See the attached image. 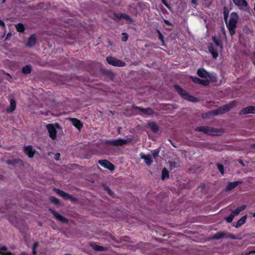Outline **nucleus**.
Returning <instances> with one entry per match:
<instances>
[{
    "mask_svg": "<svg viewBox=\"0 0 255 255\" xmlns=\"http://www.w3.org/2000/svg\"><path fill=\"white\" fill-rule=\"evenodd\" d=\"M229 10L225 6L223 8L224 18L229 33L231 36L235 34V29L237 27L239 15L236 12H232L230 14V19L228 21Z\"/></svg>",
    "mask_w": 255,
    "mask_h": 255,
    "instance_id": "f257e3e1",
    "label": "nucleus"
},
{
    "mask_svg": "<svg viewBox=\"0 0 255 255\" xmlns=\"http://www.w3.org/2000/svg\"><path fill=\"white\" fill-rule=\"evenodd\" d=\"M212 40L215 44L212 43H210L208 45V50L212 54L213 58L217 59L219 56L217 47H219L220 50H222L223 49V43L220 38H217L215 36L212 37Z\"/></svg>",
    "mask_w": 255,
    "mask_h": 255,
    "instance_id": "f03ea898",
    "label": "nucleus"
},
{
    "mask_svg": "<svg viewBox=\"0 0 255 255\" xmlns=\"http://www.w3.org/2000/svg\"><path fill=\"white\" fill-rule=\"evenodd\" d=\"M174 88L177 93L183 99L190 102H197L198 101L197 98L190 95L188 92L184 90L177 85H174Z\"/></svg>",
    "mask_w": 255,
    "mask_h": 255,
    "instance_id": "7ed1b4c3",
    "label": "nucleus"
},
{
    "mask_svg": "<svg viewBox=\"0 0 255 255\" xmlns=\"http://www.w3.org/2000/svg\"><path fill=\"white\" fill-rule=\"evenodd\" d=\"M236 105V102L235 101H233L228 104H226L218 109L211 111L210 114H212L214 116L224 114L230 111L232 109L235 107Z\"/></svg>",
    "mask_w": 255,
    "mask_h": 255,
    "instance_id": "20e7f679",
    "label": "nucleus"
},
{
    "mask_svg": "<svg viewBox=\"0 0 255 255\" xmlns=\"http://www.w3.org/2000/svg\"><path fill=\"white\" fill-rule=\"evenodd\" d=\"M195 130L199 132H202L205 134L210 135H218V130L216 128L209 126H200L197 127Z\"/></svg>",
    "mask_w": 255,
    "mask_h": 255,
    "instance_id": "39448f33",
    "label": "nucleus"
},
{
    "mask_svg": "<svg viewBox=\"0 0 255 255\" xmlns=\"http://www.w3.org/2000/svg\"><path fill=\"white\" fill-rule=\"evenodd\" d=\"M133 140V138L132 137H129L128 138L126 139H122L120 138H119L116 139H113V140H110L107 141V143L115 146H122L123 145L126 144L127 143L131 142Z\"/></svg>",
    "mask_w": 255,
    "mask_h": 255,
    "instance_id": "423d86ee",
    "label": "nucleus"
},
{
    "mask_svg": "<svg viewBox=\"0 0 255 255\" xmlns=\"http://www.w3.org/2000/svg\"><path fill=\"white\" fill-rule=\"evenodd\" d=\"M106 61L109 64L115 67H122L125 66L126 65L124 61L112 56H108L106 58Z\"/></svg>",
    "mask_w": 255,
    "mask_h": 255,
    "instance_id": "0eeeda50",
    "label": "nucleus"
},
{
    "mask_svg": "<svg viewBox=\"0 0 255 255\" xmlns=\"http://www.w3.org/2000/svg\"><path fill=\"white\" fill-rule=\"evenodd\" d=\"M54 191L60 196L62 197L64 200H70L71 202H75L78 201L76 197H73L70 194L64 192L63 191L57 188H54Z\"/></svg>",
    "mask_w": 255,
    "mask_h": 255,
    "instance_id": "6e6552de",
    "label": "nucleus"
},
{
    "mask_svg": "<svg viewBox=\"0 0 255 255\" xmlns=\"http://www.w3.org/2000/svg\"><path fill=\"white\" fill-rule=\"evenodd\" d=\"M98 163L102 167L109 169L110 171H113L115 167L112 163L106 159L99 160Z\"/></svg>",
    "mask_w": 255,
    "mask_h": 255,
    "instance_id": "1a4fd4ad",
    "label": "nucleus"
},
{
    "mask_svg": "<svg viewBox=\"0 0 255 255\" xmlns=\"http://www.w3.org/2000/svg\"><path fill=\"white\" fill-rule=\"evenodd\" d=\"M50 212L54 216V217L59 221L63 223L67 224L68 223V220L63 216L62 215L58 213L56 211L52 209H49Z\"/></svg>",
    "mask_w": 255,
    "mask_h": 255,
    "instance_id": "9d476101",
    "label": "nucleus"
},
{
    "mask_svg": "<svg viewBox=\"0 0 255 255\" xmlns=\"http://www.w3.org/2000/svg\"><path fill=\"white\" fill-rule=\"evenodd\" d=\"M46 127L50 138L52 139H55L57 136V131L54 125L52 124H49Z\"/></svg>",
    "mask_w": 255,
    "mask_h": 255,
    "instance_id": "9b49d317",
    "label": "nucleus"
},
{
    "mask_svg": "<svg viewBox=\"0 0 255 255\" xmlns=\"http://www.w3.org/2000/svg\"><path fill=\"white\" fill-rule=\"evenodd\" d=\"M132 108L134 110H136L140 111L143 114H144L145 115L150 116V115H152L153 113V110L149 108L144 109V108H141V107H140L136 106H135L134 105H133L132 106Z\"/></svg>",
    "mask_w": 255,
    "mask_h": 255,
    "instance_id": "f8f14e48",
    "label": "nucleus"
},
{
    "mask_svg": "<svg viewBox=\"0 0 255 255\" xmlns=\"http://www.w3.org/2000/svg\"><path fill=\"white\" fill-rule=\"evenodd\" d=\"M248 114H255V106H250L244 108L240 111V115H245Z\"/></svg>",
    "mask_w": 255,
    "mask_h": 255,
    "instance_id": "ddd939ff",
    "label": "nucleus"
},
{
    "mask_svg": "<svg viewBox=\"0 0 255 255\" xmlns=\"http://www.w3.org/2000/svg\"><path fill=\"white\" fill-rule=\"evenodd\" d=\"M242 181H236L234 182H228L226 187V191H230L235 189L238 185L243 184Z\"/></svg>",
    "mask_w": 255,
    "mask_h": 255,
    "instance_id": "4468645a",
    "label": "nucleus"
},
{
    "mask_svg": "<svg viewBox=\"0 0 255 255\" xmlns=\"http://www.w3.org/2000/svg\"><path fill=\"white\" fill-rule=\"evenodd\" d=\"M192 81L195 84H198L203 86H208L210 83V81L208 80L201 79L199 78L194 77L191 76Z\"/></svg>",
    "mask_w": 255,
    "mask_h": 255,
    "instance_id": "2eb2a0df",
    "label": "nucleus"
},
{
    "mask_svg": "<svg viewBox=\"0 0 255 255\" xmlns=\"http://www.w3.org/2000/svg\"><path fill=\"white\" fill-rule=\"evenodd\" d=\"M140 158L144 160L145 164L147 166H150L153 162V160L151 156L149 154L145 155L143 153L141 152L140 154Z\"/></svg>",
    "mask_w": 255,
    "mask_h": 255,
    "instance_id": "dca6fc26",
    "label": "nucleus"
},
{
    "mask_svg": "<svg viewBox=\"0 0 255 255\" xmlns=\"http://www.w3.org/2000/svg\"><path fill=\"white\" fill-rule=\"evenodd\" d=\"M24 151L30 158H32L34 156L35 152L31 145L25 146L24 148Z\"/></svg>",
    "mask_w": 255,
    "mask_h": 255,
    "instance_id": "f3484780",
    "label": "nucleus"
},
{
    "mask_svg": "<svg viewBox=\"0 0 255 255\" xmlns=\"http://www.w3.org/2000/svg\"><path fill=\"white\" fill-rule=\"evenodd\" d=\"M36 42V37L35 34H33L30 36L28 39L26 46L29 47H33Z\"/></svg>",
    "mask_w": 255,
    "mask_h": 255,
    "instance_id": "a211bd4d",
    "label": "nucleus"
},
{
    "mask_svg": "<svg viewBox=\"0 0 255 255\" xmlns=\"http://www.w3.org/2000/svg\"><path fill=\"white\" fill-rule=\"evenodd\" d=\"M70 120L75 127L79 130L81 129L83 127V124L79 120L76 118H71Z\"/></svg>",
    "mask_w": 255,
    "mask_h": 255,
    "instance_id": "6ab92c4d",
    "label": "nucleus"
},
{
    "mask_svg": "<svg viewBox=\"0 0 255 255\" xmlns=\"http://www.w3.org/2000/svg\"><path fill=\"white\" fill-rule=\"evenodd\" d=\"M197 74L200 77L205 78L207 77H210L209 74L204 68H199L197 70Z\"/></svg>",
    "mask_w": 255,
    "mask_h": 255,
    "instance_id": "aec40b11",
    "label": "nucleus"
},
{
    "mask_svg": "<svg viewBox=\"0 0 255 255\" xmlns=\"http://www.w3.org/2000/svg\"><path fill=\"white\" fill-rule=\"evenodd\" d=\"M91 247L95 251L102 252L107 250V248L99 246L95 243H92L90 244Z\"/></svg>",
    "mask_w": 255,
    "mask_h": 255,
    "instance_id": "412c9836",
    "label": "nucleus"
},
{
    "mask_svg": "<svg viewBox=\"0 0 255 255\" xmlns=\"http://www.w3.org/2000/svg\"><path fill=\"white\" fill-rule=\"evenodd\" d=\"M16 101L13 99H11L10 101V107L7 109V112L8 113L13 112L16 109Z\"/></svg>",
    "mask_w": 255,
    "mask_h": 255,
    "instance_id": "4be33fe9",
    "label": "nucleus"
},
{
    "mask_svg": "<svg viewBox=\"0 0 255 255\" xmlns=\"http://www.w3.org/2000/svg\"><path fill=\"white\" fill-rule=\"evenodd\" d=\"M247 218V215L244 216L243 217H242L240 219H239L237 221L236 224L235 225V227L236 228H240L241 226H242L243 224H244L246 223Z\"/></svg>",
    "mask_w": 255,
    "mask_h": 255,
    "instance_id": "5701e85b",
    "label": "nucleus"
},
{
    "mask_svg": "<svg viewBox=\"0 0 255 255\" xmlns=\"http://www.w3.org/2000/svg\"><path fill=\"white\" fill-rule=\"evenodd\" d=\"M234 3L238 6H247L248 3L246 0H233Z\"/></svg>",
    "mask_w": 255,
    "mask_h": 255,
    "instance_id": "b1692460",
    "label": "nucleus"
},
{
    "mask_svg": "<svg viewBox=\"0 0 255 255\" xmlns=\"http://www.w3.org/2000/svg\"><path fill=\"white\" fill-rule=\"evenodd\" d=\"M224 238H227V234L221 232L217 233L213 237L214 239H220Z\"/></svg>",
    "mask_w": 255,
    "mask_h": 255,
    "instance_id": "393cba45",
    "label": "nucleus"
},
{
    "mask_svg": "<svg viewBox=\"0 0 255 255\" xmlns=\"http://www.w3.org/2000/svg\"><path fill=\"white\" fill-rule=\"evenodd\" d=\"M169 172L166 168H163L161 173V179L164 180L169 178Z\"/></svg>",
    "mask_w": 255,
    "mask_h": 255,
    "instance_id": "a878e982",
    "label": "nucleus"
},
{
    "mask_svg": "<svg viewBox=\"0 0 255 255\" xmlns=\"http://www.w3.org/2000/svg\"><path fill=\"white\" fill-rule=\"evenodd\" d=\"M32 67L30 65H27L23 67L22 69V72L24 74H28L31 72Z\"/></svg>",
    "mask_w": 255,
    "mask_h": 255,
    "instance_id": "bb28decb",
    "label": "nucleus"
},
{
    "mask_svg": "<svg viewBox=\"0 0 255 255\" xmlns=\"http://www.w3.org/2000/svg\"><path fill=\"white\" fill-rule=\"evenodd\" d=\"M246 208L247 206L246 205H243L238 207L236 210H234L233 212L235 215H238L241 212L244 210Z\"/></svg>",
    "mask_w": 255,
    "mask_h": 255,
    "instance_id": "cd10ccee",
    "label": "nucleus"
},
{
    "mask_svg": "<svg viewBox=\"0 0 255 255\" xmlns=\"http://www.w3.org/2000/svg\"><path fill=\"white\" fill-rule=\"evenodd\" d=\"M16 30L20 33H22L24 31L25 28L24 25L21 23H19L15 25Z\"/></svg>",
    "mask_w": 255,
    "mask_h": 255,
    "instance_id": "c85d7f7f",
    "label": "nucleus"
},
{
    "mask_svg": "<svg viewBox=\"0 0 255 255\" xmlns=\"http://www.w3.org/2000/svg\"><path fill=\"white\" fill-rule=\"evenodd\" d=\"M148 125H149V128H151V129L154 132H157L159 129V128H158V127L157 126V125H156L153 122L149 123L148 124Z\"/></svg>",
    "mask_w": 255,
    "mask_h": 255,
    "instance_id": "c756f323",
    "label": "nucleus"
},
{
    "mask_svg": "<svg viewBox=\"0 0 255 255\" xmlns=\"http://www.w3.org/2000/svg\"><path fill=\"white\" fill-rule=\"evenodd\" d=\"M50 201L52 203H53L56 205L60 204L59 200L54 196H51L50 197Z\"/></svg>",
    "mask_w": 255,
    "mask_h": 255,
    "instance_id": "7c9ffc66",
    "label": "nucleus"
},
{
    "mask_svg": "<svg viewBox=\"0 0 255 255\" xmlns=\"http://www.w3.org/2000/svg\"><path fill=\"white\" fill-rule=\"evenodd\" d=\"M235 215H235L233 213V212H232L228 217H227L225 218L227 222L231 223L233 221Z\"/></svg>",
    "mask_w": 255,
    "mask_h": 255,
    "instance_id": "2f4dec72",
    "label": "nucleus"
},
{
    "mask_svg": "<svg viewBox=\"0 0 255 255\" xmlns=\"http://www.w3.org/2000/svg\"><path fill=\"white\" fill-rule=\"evenodd\" d=\"M217 168L219 171V172L222 174V175H224V166L219 163H217Z\"/></svg>",
    "mask_w": 255,
    "mask_h": 255,
    "instance_id": "473e14b6",
    "label": "nucleus"
},
{
    "mask_svg": "<svg viewBox=\"0 0 255 255\" xmlns=\"http://www.w3.org/2000/svg\"><path fill=\"white\" fill-rule=\"evenodd\" d=\"M169 167L171 169H173L177 167V163L174 161H170L169 162Z\"/></svg>",
    "mask_w": 255,
    "mask_h": 255,
    "instance_id": "72a5a7b5",
    "label": "nucleus"
},
{
    "mask_svg": "<svg viewBox=\"0 0 255 255\" xmlns=\"http://www.w3.org/2000/svg\"><path fill=\"white\" fill-rule=\"evenodd\" d=\"M122 41L123 42H126L127 41L128 39V34L126 33H122Z\"/></svg>",
    "mask_w": 255,
    "mask_h": 255,
    "instance_id": "f704fd0d",
    "label": "nucleus"
},
{
    "mask_svg": "<svg viewBox=\"0 0 255 255\" xmlns=\"http://www.w3.org/2000/svg\"><path fill=\"white\" fill-rule=\"evenodd\" d=\"M105 189L107 191L108 194L111 196H113L114 195V193L110 189V188L108 186L105 187Z\"/></svg>",
    "mask_w": 255,
    "mask_h": 255,
    "instance_id": "c9c22d12",
    "label": "nucleus"
},
{
    "mask_svg": "<svg viewBox=\"0 0 255 255\" xmlns=\"http://www.w3.org/2000/svg\"><path fill=\"white\" fill-rule=\"evenodd\" d=\"M124 19H126L127 21L129 22H132L131 18L128 14L124 13V16H123Z\"/></svg>",
    "mask_w": 255,
    "mask_h": 255,
    "instance_id": "e433bc0d",
    "label": "nucleus"
},
{
    "mask_svg": "<svg viewBox=\"0 0 255 255\" xmlns=\"http://www.w3.org/2000/svg\"><path fill=\"white\" fill-rule=\"evenodd\" d=\"M124 13H115V15L118 19H121L123 18V16H124Z\"/></svg>",
    "mask_w": 255,
    "mask_h": 255,
    "instance_id": "4c0bfd02",
    "label": "nucleus"
},
{
    "mask_svg": "<svg viewBox=\"0 0 255 255\" xmlns=\"http://www.w3.org/2000/svg\"><path fill=\"white\" fill-rule=\"evenodd\" d=\"M159 151V148H157L152 153V155L154 158L158 156V152Z\"/></svg>",
    "mask_w": 255,
    "mask_h": 255,
    "instance_id": "58836bf2",
    "label": "nucleus"
},
{
    "mask_svg": "<svg viewBox=\"0 0 255 255\" xmlns=\"http://www.w3.org/2000/svg\"><path fill=\"white\" fill-rule=\"evenodd\" d=\"M164 4L169 9L171 8L170 5L168 4L165 0H161Z\"/></svg>",
    "mask_w": 255,
    "mask_h": 255,
    "instance_id": "ea45409f",
    "label": "nucleus"
},
{
    "mask_svg": "<svg viewBox=\"0 0 255 255\" xmlns=\"http://www.w3.org/2000/svg\"><path fill=\"white\" fill-rule=\"evenodd\" d=\"M38 245H39L38 242H36L33 244V245L32 246V248L36 249L37 248V247L38 246Z\"/></svg>",
    "mask_w": 255,
    "mask_h": 255,
    "instance_id": "a19ab883",
    "label": "nucleus"
},
{
    "mask_svg": "<svg viewBox=\"0 0 255 255\" xmlns=\"http://www.w3.org/2000/svg\"><path fill=\"white\" fill-rule=\"evenodd\" d=\"M60 156V154L59 153H57L55 154V159L56 160H59V158Z\"/></svg>",
    "mask_w": 255,
    "mask_h": 255,
    "instance_id": "79ce46f5",
    "label": "nucleus"
},
{
    "mask_svg": "<svg viewBox=\"0 0 255 255\" xmlns=\"http://www.w3.org/2000/svg\"><path fill=\"white\" fill-rule=\"evenodd\" d=\"M228 237H229V238H230L231 239H235V236L233 234H229V236H227V238Z\"/></svg>",
    "mask_w": 255,
    "mask_h": 255,
    "instance_id": "37998d69",
    "label": "nucleus"
},
{
    "mask_svg": "<svg viewBox=\"0 0 255 255\" xmlns=\"http://www.w3.org/2000/svg\"><path fill=\"white\" fill-rule=\"evenodd\" d=\"M2 255H15L14 254L12 253H1Z\"/></svg>",
    "mask_w": 255,
    "mask_h": 255,
    "instance_id": "c03bdc74",
    "label": "nucleus"
},
{
    "mask_svg": "<svg viewBox=\"0 0 255 255\" xmlns=\"http://www.w3.org/2000/svg\"><path fill=\"white\" fill-rule=\"evenodd\" d=\"M164 21L167 25H171V23L168 20L164 19Z\"/></svg>",
    "mask_w": 255,
    "mask_h": 255,
    "instance_id": "a18cd8bd",
    "label": "nucleus"
},
{
    "mask_svg": "<svg viewBox=\"0 0 255 255\" xmlns=\"http://www.w3.org/2000/svg\"><path fill=\"white\" fill-rule=\"evenodd\" d=\"M0 25L1 26H3V27H4V25H5V23H4V22L2 20H0Z\"/></svg>",
    "mask_w": 255,
    "mask_h": 255,
    "instance_id": "49530a36",
    "label": "nucleus"
},
{
    "mask_svg": "<svg viewBox=\"0 0 255 255\" xmlns=\"http://www.w3.org/2000/svg\"><path fill=\"white\" fill-rule=\"evenodd\" d=\"M32 253L33 255H36L37 253L36 249L32 248Z\"/></svg>",
    "mask_w": 255,
    "mask_h": 255,
    "instance_id": "de8ad7c7",
    "label": "nucleus"
},
{
    "mask_svg": "<svg viewBox=\"0 0 255 255\" xmlns=\"http://www.w3.org/2000/svg\"><path fill=\"white\" fill-rule=\"evenodd\" d=\"M160 41H161L162 42H163V36L161 33H160Z\"/></svg>",
    "mask_w": 255,
    "mask_h": 255,
    "instance_id": "09e8293b",
    "label": "nucleus"
},
{
    "mask_svg": "<svg viewBox=\"0 0 255 255\" xmlns=\"http://www.w3.org/2000/svg\"><path fill=\"white\" fill-rule=\"evenodd\" d=\"M192 2L193 4H197V1H196V0H192Z\"/></svg>",
    "mask_w": 255,
    "mask_h": 255,
    "instance_id": "8fccbe9b",
    "label": "nucleus"
},
{
    "mask_svg": "<svg viewBox=\"0 0 255 255\" xmlns=\"http://www.w3.org/2000/svg\"><path fill=\"white\" fill-rule=\"evenodd\" d=\"M156 31H157V34H158V38H159V30L157 29Z\"/></svg>",
    "mask_w": 255,
    "mask_h": 255,
    "instance_id": "3c124183",
    "label": "nucleus"
},
{
    "mask_svg": "<svg viewBox=\"0 0 255 255\" xmlns=\"http://www.w3.org/2000/svg\"><path fill=\"white\" fill-rule=\"evenodd\" d=\"M250 254H255V250L251 251L250 252Z\"/></svg>",
    "mask_w": 255,
    "mask_h": 255,
    "instance_id": "603ef678",
    "label": "nucleus"
},
{
    "mask_svg": "<svg viewBox=\"0 0 255 255\" xmlns=\"http://www.w3.org/2000/svg\"><path fill=\"white\" fill-rule=\"evenodd\" d=\"M252 217H255V212L254 213L252 214Z\"/></svg>",
    "mask_w": 255,
    "mask_h": 255,
    "instance_id": "864d4df0",
    "label": "nucleus"
},
{
    "mask_svg": "<svg viewBox=\"0 0 255 255\" xmlns=\"http://www.w3.org/2000/svg\"><path fill=\"white\" fill-rule=\"evenodd\" d=\"M6 0H1V3H4Z\"/></svg>",
    "mask_w": 255,
    "mask_h": 255,
    "instance_id": "5fc2aeb1",
    "label": "nucleus"
},
{
    "mask_svg": "<svg viewBox=\"0 0 255 255\" xmlns=\"http://www.w3.org/2000/svg\"><path fill=\"white\" fill-rule=\"evenodd\" d=\"M239 162L240 163H243V161L242 160H240V161H239Z\"/></svg>",
    "mask_w": 255,
    "mask_h": 255,
    "instance_id": "6e6d98bb",
    "label": "nucleus"
},
{
    "mask_svg": "<svg viewBox=\"0 0 255 255\" xmlns=\"http://www.w3.org/2000/svg\"><path fill=\"white\" fill-rule=\"evenodd\" d=\"M253 147H255V143L252 145Z\"/></svg>",
    "mask_w": 255,
    "mask_h": 255,
    "instance_id": "4d7b16f0",
    "label": "nucleus"
},
{
    "mask_svg": "<svg viewBox=\"0 0 255 255\" xmlns=\"http://www.w3.org/2000/svg\"><path fill=\"white\" fill-rule=\"evenodd\" d=\"M254 56L255 57V51L254 52Z\"/></svg>",
    "mask_w": 255,
    "mask_h": 255,
    "instance_id": "13d9d810",
    "label": "nucleus"
},
{
    "mask_svg": "<svg viewBox=\"0 0 255 255\" xmlns=\"http://www.w3.org/2000/svg\"><path fill=\"white\" fill-rule=\"evenodd\" d=\"M254 10L255 11V5H254Z\"/></svg>",
    "mask_w": 255,
    "mask_h": 255,
    "instance_id": "bf43d9fd",
    "label": "nucleus"
},
{
    "mask_svg": "<svg viewBox=\"0 0 255 255\" xmlns=\"http://www.w3.org/2000/svg\"><path fill=\"white\" fill-rule=\"evenodd\" d=\"M160 10H162V11L163 10L162 8H161V7H160Z\"/></svg>",
    "mask_w": 255,
    "mask_h": 255,
    "instance_id": "052dcab7",
    "label": "nucleus"
},
{
    "mask_svg": "<svg viewBox=\"0 0 255 255\" xmlns=\"http://www.w3.org/2000/svg\"><path fill=\"white\" fill-rule=\"evenodd\" d=\"M56 125L57 126H59V125H58V124H56Z\"/></svg>",
    "mask_w": 255,
    "mask_h": 255,
    "instance_id": "680f3d73",
    "label": "nucleus"
},
{
    "mask_svg": "<svg viewBox=\"0 0 255 255\" xmlns=\"http://www.w3.org/2000/svg\"><path fill=\"white\" fill-rule=\"evenodd\" d=\"M65 255H71L70 254H65Z\"/></svg>",
    "mask_w": 255,
    "mask_h": 255,
    "instance_id": "e2e57ef3",
    "label": "nucleus"
},
{
    "mask_svg": "<svg viewBox=\"0 0 255 255\" xmlns=\"http://www.w3.org/2000/svg\"><path fill=\"white\" fill-rule=\"evenodd\" d=\"M1 179V175H0V179Z\"/></svg>",
    "mask_w": 255,
    "mask_h": 255,
    "instance_id": "0e129e2a",
    "label": "nucleus"
}]
</instances>
